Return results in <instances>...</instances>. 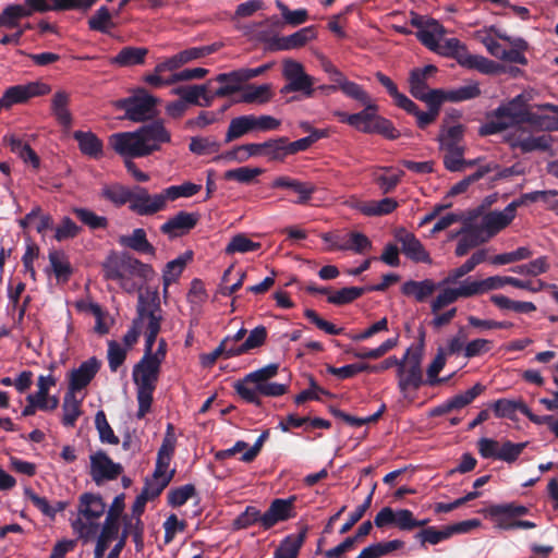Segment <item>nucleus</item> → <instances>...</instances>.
I'll return each mask as SVG.
<instances>
[{"mask_svg":"<svg viewBox=\"0 0 558 558\" xmlns=\"http://www.w3.org/2000/svg\"><path fill=\"white\" fill-rule=\"evenodd\" d=\"M160 365L148 356H143L133 368V380L136 385L138 402L137 418H143L150 410L153 392L156 388Z\"/></svg>","mask_w":558,"mask_h":558,"instance_id":"6","label":"nucleus"},{"mask_svg":"<svg viewBox=\"0 0 558 558\" xmlns=\"http://www.w3.org/2000/svg\"><path fill=\"white\" fill-rule=\"evenodd\" d=\"M120 243L140 253L154 254V246L147 241L144 229H135L131 235L122 236Z\"/></svg>","mask_w":558,"mask_h":558,"instance_id":"43","label":"nucleus"},{"mask_svg":"<svg viewBox=\"0 0 558 558\" xmlns=\"http://www.w3.org/2000/svg\"><path fill=\"white\" fill-rule=\"evenodd\" d=\"M377 81L386 88L390 97L393 98L395 105L405 112H414L416 110V104L411 100L407 95L398 90L395 82L381 72L375 74Z\"/></svg>","mask_w":558,"mask_h":558,"instance_id":"28","label":"nucleus"},{"mask_svg":"<svg viewBox=\"0 0 558 558\" xmlns=\"http://www.w3.org/2000/svg\"><path fill=\"white\" fill-rule=\"evenodd\" d=\"M189 259H191L190 255L179 256L167 263L162 274L165 295L167 294L169 286L180 277Z\"/></svg>","mask_w":558,"mask_h":558,"instance_id":"48","label":"nucleus"},{"mask_svg":"<svg viewBox=\"0 0 558 558\" xmlns=\"http://www.w3.org/2000/svg\"><path fill=\"white\" fill-rule=\"evenodd\" d=\"M267 338V330L264 326H257L250 331L247 337L241 343L240 350L238 353H248L250 351L259 348L264 344Z\"/></svg>","mask_w":558,"mask_h":558,"instance_id":"59","label":"nucleus"},{"mask_svg":"<svg viewBox=\"0 0 558 558\" xmlns=\"http://www.w3.org/2000/svg\"><path fill=\"white\" fill-rule=\"evenodd\" d=\"M167 203L163 192L150 195L146 189L135 185L129 208L140 216H151L165 210Z\"/></svg>","mask_w":558,"mask_h":558,"instance_id":"12","label":"nucleus"},{"mask_svg":"<svg viewBox=\"0 0 558 558\" xmlns=\"http://www.w3.org/2000/svg\"><path fill=\"white\" fill-rule=\"evenodd\" d=\"M451 537L448 525L437 529L436 526H427L418 531L414 538L420 542L421 546L426 544L437 545Z\"/></svg>","mask_w":558,"mask_h":558,"instance_id":"39","label":"nucleus"},{"mask_svg":"<svg viewBox=\"0 0 558 558\" xmlns=\"http://www.w3.org/2000/svg\"><path fill=\"white\" fill-rule=\"evenodd\" d=\"M81 414V400L74 393L66 391L62 403V424L65 427H74Z\"/></svg>","mask_w":558,"mask_h":558,"instance_id":"35","label":"nucleus"},{"mask_svg":"<svg viewBox=\"0 0 558 558\" xmlns=\"http://www.w3.org/2000/svg\"><path fill=\"white\" fill-rule=\"evenodd\" d=\"M175 444L177 438L174 435L173 426L172 424H168L162 444L157 453L156 462L165 466H170V462L175 449Z\"/></svg>","mask_w":558,"mask_h":558,"instance_id":"45","label":"nucleus"},{"mask_svg":"<svg viewBox=\"0 0 558 558\" xmlns=\"http://www.w3.org/2000/svg\"><path fill=\"white\" fill-rule=\"evenodd\" d=\"M437 72V68L427 64L423 68H414L409 75V92L417 100L423 101L427 106V111H422L416 105L414 112H408L415 117L416 126L425 130L433 124L439 116V97L441 88H429L427 78Z\"/></svg>","mask_w":558,"mask_h":558,"instance_id":"3","label":"nucleus"},{"mask_svg":"<svg viewBox=\"0 0 558 558\" xmlns=\"http://www.w3.org/2000/svg\"><path fill=\"white\" fill-rule=\"evenodd\" d=\"M445 34L444 26L435 19L426 21V28L416 32L417 39L429 50L436 51L438 49V36Z\"/></svg>","mask_w":558,"mask_h":558,"instance_id":"31","label":"nucleus"},{"mask_svg":"<svg viewBox=\"0 0 558 558\" xmlns=\"http://www.w3.org/2000/svg\"><path fill=\"white\" fill-rule=\"evenodd\" d=\"M170 141V132L159 120L144 124L136 131L114 133L109 137L111 147L125 160L146 157Z\"/></svg>","mask_w":558,"mask_h":558,"instance_id":"1","label":"nucleus"},{"mask_svg":"<svg viewBox=\"0 0 558 558\" xmlns=\"http://www.w3.org/2000/svg\"><path fill=\"white\" fill-rule=\"evenodd\" d=\"M271 98L270 87L267 84L250 85L244 88L242 94V101L251 104H264Z\"/></svg>","mask_w":558,"mask_h":558,"instance_id":"57","label":"nucleus"},{"mask_svg":"<svg viewBox=\"0 0 558 558\" xmlns=\"http://www.w3.org/2000/svg\"><path fill=\"white\" fill-rule=\"evenodd\" d=\"M465 133V126L463 124H457L450 128L442 126L437 136V141L440 144L441 149H453L463 147L461 142L463 141Z\"/></svg>","mask_w":558,"mask_h":558,"instance_id":"33","label":"nucleus"},{"mask_svg":"<svg viewBox=\"0 0 558 558\" xmlns=\"http://www.w3.org/2000/svg\"><path fill=\"white\" fill-rule=\"evenodd\" d=\"M282 76L286 81L281 94L295 93L293 99H307L315 96V77L307 74L303 64L293 59L283 60Z\"/></svg>","mask_w":558,"mask_h":558,"instance_id":"8","label":"nucleus"},{"mask_svg":"<svg viewBox=\"0 0 558 558\" xmlns=\"http://www.w3.org/2000/svg\"><path fill=\"white\" fill-rule=\"evenodd\" d=\"M106 505L96 494L85 493L80 497L78 515L72 527L80 537L88 538L96 533L97 520L105 513Z\"/></svg>","mask_w":558,"mask_h":558,"instance_id":"7","label":"nucleus"},{"mask_svg":"<svg viewBox=\"0 0 558 558\" xmlns=\"http://www.w3.org/2000/svg\"><path fill=\"white\" fill-rule=\"evenodd\" d=\"M482 228L480 226H473L469 225L463 227L458 234L461 235V238L458 241V244L456 246V255L458 257H462L469 253L471 248H474L478 246L482 243H485L488 241L487 236H482Z\"/></svg>","mask_w":558,"mask_h":558,"instance_id":"22","label":"nucleus"},{"mask_svg":"<svg viewBox=\"0 0 558 558\" xmlns=\"http://www.w3.org/2000/svg\"><path fill=\"white\" fill-rule=\"evenodd\" d=\"M174 95L181 97L185 104L210 106L213 96L207 95L206 85L180 86L173 89Z\"/></svg>","mask_w":558,"mask_h":558,"instance_id":"26","label":"nucleus"},{"mask_svg":"<svg viewBox=\"0 0 558 558\" xmlns=\"http://www.w3.org/2000/svg\"><path fill=\"white\" fill-rule=\"evenodd\" d=\"M459 64L468 69H475L484 74L495 73L497 69L494 61L483 56L471 54L468 51L459 56Z\"/></svg>","mask_w":558,"mask_h":558,"instance_id":"38","label":"nucleus"},{"mask_svg":"<svg viewBox=\"0 0 558 558\" xmlns=\"http://www.w3.org/2000/svg\"><path fill=\"white\" fill-rule=\"evenodd\" d=\"M250 153L252 157L260 156L268 159L279 158V141L271 140L264 143H251Z\"/></svg>","mask_w":558,"mask_h":558,"instance_id":"61","label":"nucleus"},{"mask_svg":"<svg viewBox=\"0 0 558 558\" xmlns=\"http://www.w3.org/2000/svg\"><path fill=\"white\" fill-rule=\"evenodd\" d=\"M316 37L317 27L315 25L303 27L291 35H281V51L300 49Z\"/></svg>","mask_w":558,"mask_h":558,"instance_id":"27","label":"nucleus"},{"mask_svg":"<svg viewBox=\"0 0 558 558\" xmlns=\"http://www.w3.org/2000/svg\"><path fill=\"white\" fill-rule=\"evenodd\" d=\"M514 218L515 214L508 211V206H506L504 210H492L484 215L480 228H482V231L486 233L489 240L506 229Z\"/></svg>","mask_w":558,"mask_h":558,"instance_id":"20","label":"nucleus"},{"mask_svg":"<svg viewBox=\"0 0 558 558\" xmlns=\"http://www.w3.org/2000/svg\"><path fill=\"white\" fill-rule=\"evenodd\" d=\"M147 318H149L148 324V332L146 333L145 339V353L144 356H148L151 361H157L159 365H161L165 356H166V341L161 339L159 341L157 350L153 353V347L155 344V341L157 339V336L160 331L161 320H162V311L157 313L149 312L146 314Z\"/></svg>","mask_w":558,"mask_h":558,"instance_id":"15","label":"nucleus"},{"mask_svg":"<svg viewBox=\"0 0 558 558\" xmlns=\"http://www.w3.org/2000/svg\"><path fill=\"white\" fill-rule=\"evenodd\" d=\"M202 189V185L192 182H184L180 185H171L162 190L166 203L169 201H175L181 197H191L197 194Z\"/></svg>","mask_w":558,"mask_h":558,"instance_id":"53","label":"nucleus"},{"mask_svg":"<svg viewBox=\"0 0 558 558\" xmlns=\"http://www.w3.org/2000/svg\"><path fill=\"white\" fill-rule=\"evenodd\" d=\"M396 240L401 244V252L415 263H430L429 254L424 248L420 240L404 228H400L395 233Z\"/></svg>","mask_w":558,"mask_h":558,"instance_id":"18","label":"nucleus"},{"mask_svg":"<svg viewBox=\"0 0 558 558\" xmlns=\"http://www.w3.org/2000/svg\"><path fill=\"white\" fill-rule=\"evenodd\" d=\"M122 472V465L113 462L104 451L90 456V475L97 484L116 480Z\"/></svg>","mask_w":558,"mask_h":558,"instance_id":"14","label":"nucleus"},{"mask_svg":"<svg viewBox=\"0 0 558 558\" xmlns=\"http://www.w3.org/2000/svg\"><path fill=\"white\" fill-rule=\"evenodd\" d=\"M262 173L260 168L240 167L225 172L226 180H233L239 183L250 184Z\"/></svg>","mask_w":558,"mask_h":558,"instance_id":"60","label":"nucleus"},{"mask_svg":"<svg viewBox=\"0 0 558 558\" xmlns=\"http://www.w3.org/2000/svg\"><path fill=\"white\" fill-rule=\"evenodd\" d=\"M402 360H404V373L402 375H398L400 390L404 392L410 387L417 389L423 383L421 351H412L411 349H408Z\"/></svg>","mask_w":558,"mask_h":558,"instance_id":"13","label":"nucleus"},{"mask_svg":"<svg viewBox=\"0 0 558 558\" xmlns=\"http://www.w3.org/2000/svg\"><path fill=\"white\" fill-rule=\"evenodd\" d=\"M2 25L4 28L13 29L21 26V20L28 17L29 12L22 4H8L0 13Z\"/></svg>","mask_w":558,"mask_h":558,"instance_id":"41","label":"nucleus"},{"mask_svg":"<svg viewBox=\"0 0 558 558\" xmlns=\"http://www.w3.org/2000/svg\"><path fill=\"white\" fill-rule=\"evenodd\" d=\"M527 442H518L514 444L510 440H506L502 442L499 448L497 460L505 461L507 463H513L518 460L522 451L526 448Z\"/></svg>","mask_w":558,"mask_h":558,"instance_id":"62","label":"nucleus"},{"mask_svg":"<svg viewBox=\"0 0 558 558\" xmlns=\"http://www.w3.org/2000/svg\"><path fill=\"white\" fill-rule=\"evenodd\" d=\"M156 104V97L140 88L132 96L121 99L119 107L124 109L125 117L129 120L142 122L154 116Z\"/></svg>","mask_w":558,"mask_h":558,"instance_id":"10","label":"nucleus"},{"mask_svg":"<svg viewBox=\"0 0 558 558\" xmlns=\"http://www.w3.org/2000/svg\"><path fill=\"white\" fill-rule=\"evenodd\" d=\"M259 243L253 242L245 234L239 233L231 238L228 245L225 248L226 254L233 255L236 253L243 254L253 252L259 248Z\"/></svg>","mask_w":558,"mask_h":558,"instance_id":"52","label":"nucleus"},{"mask_svg":"<svg viewBox=\"0 0 558 558\" xmlns=\"http://www.w3.org/2000/svg\"><path fill=\"white\" fill-rule=\"evenodd\" d=\"M531 121L532 118L526 109L525 98L520 94L489 112L487 121L478 128V135L485 137L498 134L517 124Z\"/></svg>","mask_w":558,"mask_h":558,"instance_id":"5","label":"nucleus"},{"mask_svg":"<svg viewBox=\"0 0 558 558\" xmlns=\"http://www.w3.org/2000/svg\"><path fill=\"white\" fill-rule=\"evenodd\" d=\"M398 344V337L389 338L384 341L379 347L375 349H362L354 350L352 348H348L344 350L345 353L352 354L356 359H371L376 360L384 356L388 351L392 350Z\"/></svg>","mask_w":558,"mask_h":558,"instance_id":"40","label":"nucleus"},{"mask_svg":"<svg viewBox=\"0 0 558 558\" xmlns=\"http://www.w3.org/2000/svg\"><path fill=\"white\" fill-rule=\"evenodd\" d=\"M310 20L308 10L300 8L291 10L288 5L281 3V28L286 26L296 27Z\"/></svg>","mask_w":558,"mask_h":558,"instance_id":"51","label":"nucleus"},{"mask_svg":"<svg viewBox=\"0 0 558 558\" xmlns=\"http://www.w3.org/2000/svg\"><path fill=\"white\" fill-rule=\"evenodd\" d=\"M149 312H161L160 299L157 290H146L140 293L137 302V317L133 320L132 326L123 337L124 348L131 349L137 341L143 329L145 335L148 332L149 318L145 317Z\"/></svg>","mask_w":558,"mask_h":558,"instance_id":"9","label":"nucleus"},{"mask_svg":"<svg viewBox=\"0 0 558 558\" xmlns=\"http://www.w3.org/2000/svg\"><path fill=\"white\" fill-rule=\"evenodd\" d=\"M278 373L279 364L270 363L236 380L233 388L244 401L259 404L262 397L279 396V384L275 380Z\"/></svg>","mask_w":558,"mask_h":558,"instance_id":"4","label":"nucleus"},{"mask_svg":"<svg viewBox=\"0 0 558 558\" xmlns=\"http://www.w3.org/2000/svg\"><path fill=\"white\" fill-rule=\"evenodd\" d=\"M102 271L106 280L116 282L126 293L138 291L156 276L150 265L125 253L109 255L102 263Z\"/></svg>","mask_w":558,"mask_h":558,"instance_id":"2","label":"nucleus"},{"mask_svg":"<svg viewBox=\"0 0 558 558\" xmlns=\"http://www.w3.org/2000/svg\"><path fill=\"white\" fill-rule=\"evenodd\" d=\"M444 284L442 281L437 283L432 279L408 280L401 286V293L413 298L418 303H424Z\"/></svg>","mask_w":558,"mask_h":558,"instance_id":"21","label":"nucleus"},{"mask_svg":"<svg viewBox=\"0 0 558 558\" xmlns=\"http://www.w3.org/2000/svg\"><path fill=\"white\" fill-rule=\"evenodd\" d=\"M256 35L260 40L270 43L274 49L279 45V24L277 20L267 21L265 24L258 26Z\"/></svg>","mask_w":558,"mask_h":558,"instance_id":"64","label":"nucleus"},{"mask_svg":"<svg viewBox=\"0 0 558 558\" xmlns=\"http://www.w3.org/2000/svg\"><path fill=\"white\" fill-rule=\"evenodd\" d=\"M251 132H255L253 114L240 116L230 121L225 140L229 143Z\"/></svg>","mask_w":558,"mask_h":558,"instance_id":"34","label":"nucleus"},{"mask_svg":"<svg viewBox=\"0 0 558 558\" xmlns=\"http://www.w3.org/2000/svg\"><path fill=\"white\" fill-rule=\"evenodd\" d=\"M460 299L457 288H445L430 303L433 314L439 313L444 307L457 302Z\"/></svg>","mask_w":558,"mask_h":558,"instance_id":"63","label":"nucleus"},{"mask_svg":"<svg viewBox=\"0 0 558 558\" xmlns=\"http://www.w3.org/2000/svg\"><path fill=\"white\" fill-rule=\"evenodd\" d=\"M73 213L82 223H84L85 226L93 230L104 229L108 225V220L105 216H99L90 209L80 207L74 208Z\"/></svg>","mask_w":558,"mask_h":558,"instance_id":"58","label":"nucleus"},{"mask_svg":"<svg viewBox=\"0 0 558 558\" xmlns=\"http://www.w3.org/2000/svg\"><path fill=\"white\" fill-rule=\"evenodd\" d=\"M123 531L121 537L119 539H123L126 542L128 536H132L136 549L141 550L143 548V533H144V524L142 519H133L132 517L125 515L123 518Z\"/></svg>","mask_w":558,"mask_h":558,"instance_id":"46","label":"nucleus"},{"mask_svg":"<svg viewBox=\"0 0 558 558\" xmlns=\"http://www.w3.org/2000/svg\"><path fill=\"white\" fill-rule=\"evenodd\" d=\"M70 94L58 90L51 100V112L60 125L69 129L72 124V114L69 110Z\"/></svg>","mask_w":558,"mask_h":558,"instance_id":"29","label":"nucleus"},{"mask_svg":"<svg viewBox=\"0 0 558 558\" xmlns=\"http://www.w3.org/2000/svg\"><path fill=\"white\" fill-rule=\"evenodd\" d=\"M365 108L357 112L351 113L348 118V124L357 131L365 133V128L371 126L374 120L375 112L378 110V106L374 102L363 105Z\"/></svg>","mask_w":558,"mask_h":558,"instance_id":"47","label":"nucleus"},{"mask_svg":"<svg viewBox=\"0 0 558 558\" xmlns=\"http://www.w3.org/2000/svg\"><path fill=\"white\" fill-rule=\"evenodd\" d=\"M490 408L497 418H509L513 421L517 418L518 411L524 414V408H526V404L522 400L501 398L494 401L490 404Z\"/></svg>","mask_w":558,"mask_h":558,"instance_id":"32","label":"nucleus"},{"mask_svg":"<svg viewBox=\"0 0 558 558\" xmlns=\"http://www.w3.org/2000/svg\"><path fill=\"white\" fill-rule=\"evenodd\" d=\"M298 533L289 534L281 539V558H298L310 526L303 522L298 523Z\"/></svg>","mask_w":558,"mask_h":558,"instance_id":"25","label":"nucleus"},{"mask_svg":"<svg viewBox=\"0 0 558 558\" xmlns=\"http://www.w3.org/2000/svg\"><path fill=\"white\" fill-rule=\"evenodd\" d=\"M366 288L361 287H345L328 296V302L333 305L349 304L356 299L361 298L365 292Z\"/></svg>","mask_w":558,"mask_h":558,"instance_id":"54","label":"nucleus"},{"mask_svg":"<svg viewBox=\"0 0 558 558\" xmlns=\"http://www.w3.org/2000/svg\"><path fill=\"white\" fill-rule=\"evenodd\" d=\"M338 251H353L357 254H363L372 248L371 240L363 233L352 231L348 233V240L343 243H335Z\"/></svg>","mask_w":558,"mask_h":558,"instance_id":"42","label":"nucleus"},{"mask_svg":"<svg viewBox=\"0 0 558 558\" xmlns=\"http://www.w3.org/2000/svg\"><path fill=\"white\" fill-rule=\"evenodd\" d=\"M482 90L480 88V84L473 82L468 85L459 86L453 89H442L439 97V111L441 110V106L445 101L450 102H462L466 100H472L480 97Z\"/></svg>","mask_w":558,"mask_h":558,"instance_id":"23","label":"nucleus"},{"mask_svg":"<svg viewBox=\"0 0 558 558\" xmlns=\"http://www.w3.org/2000/svg\"><path fill=\"white\" fill-rule=\"evenodd\" d=\"M100 368V362L95 357L84 361L77 368L71 371L69 375L68 392L76 393L86 388Z\"/></svg>","mask_w":558,"mask_h":558,"instance_id":"16","label":"nucleus"},{"mask_svg":"<svg viewBox=\"0 0 558 558\" xmlns=\"http://www.w3.org/2000/svg\"><path fill=\"white\" fill-rule=\"evenodd\" d=\"M49 92L50 86L39 81L11 86L5 89L0 98V112L14 105L26 102L33 97L46 95Z\"/></svg>","mask_w":558,"mask_h":558,"instance_id":"11","label":"nucleus"},{"mask_svg":"<svg viewBox=\"0 0 558 558\" xmlns=\"http://www.w3.org/2000/svg\"><path fill=\"white\" fill-rule=\"evenodd\" d=\"M95 427L99 434L101 442L118 445L119 438L114 435L113 429L109 425L106 414L102 410H99L95 415Z\"/></svg>","mask_w":558,"mask_h":558,"instance_id":"56","label":"nucleus"},{"mask_svg":"<svg viewBox=\"0 0 558 558\" xmlns=\"http://www.w3.org/2000/svg\"><path fill=\"white\" fill-rule=\"evenodd\" d=\"M199 215L196 213L179 211L177 215L168 219L161 227L160 231L169 238H177L186 234L198 222Z\"/></svg>","mask_w":558,"mask_h":558,"instance_id":"19","label":"nucleus"},{"mask_svg":"<svg viewBox=\"0 0 558 558\" xmlns=\"http://www.w3.org/2000/svg\"><path fill=\"white\" fill-rule=\"evenodd\" d=\"M489 300L499 310L513 311L519 314H529L536 311V305L533 302L514 301L502 294H493Z\"/></svg>","mask_w":558,"mask_h":558,"instance_id":"36","label":"nucleus"},{"mask_svg":"<svg viewBox=\"0 0 558 558\" xmlns=\"http://www.w3.org/2000/svg\"><path fill=\"white\" fill-rule=\"evenodd\" d=\"M49 262L52 271L59 280L66 281L70 278L72 268L64 252L57 250L50 251Z\"/></svg>","mask_w":558,"mask_h":558,"instance_id":"49","label":"nucleus"},{"mask_svg":"<svg viewBox=\"0 0 558 558\" xmlns=\"http://www.w3.org/2000/svg\"><path fill=\"white\" fill-rule=\"evenodd\" d=\"M134 186L132 189L126 187L122 184H110L105 185L101 191V195L113 203L117 206H122L125 204L131 205V201L133 197Z\"/></svg>","mask_w":558,"mask_h":558,"instance_id":"37","label":"nucleus"},{"mask_svg":"<svg viewBox=\"0 0 558 558\" xmlns=\"http://www.w3.org/2000/svg\"><path fill=\"white\" fill-rule=\"evenodd\" d=\"M114 26L112 14L107 7H100L88 20V27L102 34H109Z\"/></svg>","mask_w":558,"mask_h":558,"instance_id":"50","label":"nucleus"},{"mask_svg":"<svg viewBox=\"0 0 558 558\" xmlns=\"http://www.w3.org/2000/svg\"><path fill=\"white\" fill-rule=\"evenodd\" d=\"M315 190V185L311 182L281 177V199L295 204H305L311 199Z\"/></svg>","mask_w":558,"mask_h":558,"instance_id":"17","label":"nucleus"},{"mask_svg":"<svg viewBox=\"0 0 558 558\" xmlns=\"http://www.w3.org/2000/svg\"><path fill=\"white\" fill-rule=\"evenodd\" d=\"M148 54V49L145 47L128 46L122 48L111 60V64L119 66H133L143 64Z\"/></svg>","mask_w":558,"mask_h":558,"instance_id":"30","label":"nucleus"},{"mask_svg":"<svg viewBox=\"0 0 558 558\" xmlns=\"http://www.w3.org/2000/svg\"><path fill=\"white\" fill-rule=\"evenodd\" d=\"M366 134H379L387 140H397L400 136V132L395 128L393 123L375 112L374 120L371 126L365 128Z\"/></svg>","mask_w":558,"mask_h":558,"instance_id":"44","label":"nucleus"},{"mask_svg":"<svg viewBox=\"0 0 558 558\" xmlns=\"http://www.w3.org/2000/svg\"><path fill=\"white\" fill-rule=\"evenodd\" d=\"M428 523V519L416 520L413 512L409 509H400L396 511L395 525L401 531H412L415 527H424Z\"/></svg>","mask_w":558,"mask_h":558,"instance_id":"55","label":"nucleus"},{"mask_svg":"<svg viewBox=\"0 0 558 558\" xmlns=\"http://www.w3.org/2000/svg\"><path fill=\"white\" fill-rule=\"evenodd\" d=\"M73 138L77 142L83 155L94 159H99L102 156L104 144L95 133L90 131H75Z\"/></svg>","mask_w":558,"mask_h":558,"instance_id":"24","label":"nucleus"}]
</instances>
